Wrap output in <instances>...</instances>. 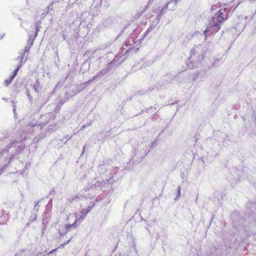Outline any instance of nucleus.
I'll return each mask as SVG.
<instances>
[{"label":"nucleus","instance_id":"nucleus-1","mask_svg":"<svg viewBox=\"0 0 256 256\" xmlns=\"http://www.w3.org/2000/svg\"><path fill=\"white\" fill-rule=\"evenodd\" d=\"M34 132V126H28L26 130L22 132L16 133L12 139H10L11 134L7 132L0 136V142H10L5 148H0V174H2L16 158L17 154L20 153L25 148L22 142L30 138V134Z\"/></svg>","mask_w":256,"mask_h":256},{"label":"nucleus","instance_id":"nucleus-2","mask_svg":"<svg viewBox=\"0 0 256 256\" xmlns=\"http://www.w3.org/2000/svg\"><path fill=\"white\" fill-rule=\"evenodd\" d=\"M230 12V10L228 8L220 9L209 21L208 26L204 32V36H206L208 32H218L220 28L222 23L228 19Z\"/></svg>","mask_w":256,"mask_h":256},{"label":"nucleus","instance_id":"nucleus-3","mask_svg":"<svg viewBox=\"0 0 256 256\" xmlns=\"http://www.w3.org/2000/svg\"><path fill=\"white\" fill-rule=\"evenodd\" d=\"M122 56L120 54L116 55L114 58L106 65L104 68L108 70V72L115 70L123 62L124 60H122Z\"/></svg>","mask_w":256,"mask_h":256},{"label":"nucleus","instance_id":"nucleus-4","mask_svg":"<svg viewBox=\"0 0 256 256\" xmlns=\"http://www.w3.org/2000/svg\"><path fill=\"white\" fill-rule=\"evenodd\" d=\"M50 96L48 94L38 95V98L36 100L35 103L38 108H42L49 100Z\"/></svg>","mask_w":256,"mask_h":256},{"label":"nucleus","instance_id":"nucleus-5","mask_svg":"<svg viewBox=\"0 0 256 256\" xmlns=\"http://www.w3.org/2000/svg\"><path fill=\"white\" fill-rule=\"evenodd\" d=\"M174 79V76L170 73H167L163 76L158 84L160 86H162L166 84H170Z\"/></svg>","mask_w":256,"mask_h":256},{"label":"nucleus","instance_id":"nucleus-6","mask_svg":"<svg viewBox=\"0 0 256 256\" xmlns=\"http://www.w3.org/2000/svg\"><path fill=\"white\" fill-rule=\"evenodd\" d=\"M170 2H168V4L164 6L162 9L159 10L157 12V17L156 18L158 20H160V18L166 12V11L167 9H168L169 10H172L170 9Z\"/></svg>","mask_w":256,"mask_h":256},{"label":"nucleus","instance_id":"nucleus-7","mask_svg":"<svg viewBox=\"0 0 256 256\" xmlns=\"http://www.w3.org/2000/svg\"><path fill=\"white\" fill-rule=\"evenodd\" d=\"M112 20L109 19L106 20L102 24L98 26L97 28L99 31L104 30L112 24Z\"/></svg>","mask_w":256,"mask_h":256},{"label":"nucleus","instance_id":"nucleus-8","mask_svg":"<svg viewBox=\"0 0 256 256\" xmlns=\"http://www.w3.org/2000/svg\"><path fill=\"white\" fill-rule=\"evenodd\" d=\"M238 18L240 22H237L236 24H234V28L238 31L242 30L244 29V25L242 24V25L240 26V20H243V16H238Z\"/></svg>","mask_w":256,"mask_h":256},{"label":"nucleus","instance_id":"nucleus-9","mask_svg":"<svg viewBox=\"0 0 256 256\" xmlns=\"http://www.w3.org/2000/svg\"><path fill=\"white\" fill-rule=\"evenodd\" d=\"M96 80L94 76L92 78H90L88 80L87 82L80 84V86L78 87V88H80L78 92H80V90H83L85 87L87 86L88 84H90L92 82H94V80Z\"/></svg>","mask_w":256,"mask_h":256},{"label":"nucleus","instance_id":"nucleus-10","mask_svg":"<svg viewBox=\"0 0 256 256\" xmlns=\"http://www.w3.org/2000/svg\"><path fill=\"white\" fill-rule=\"evenodd\" d=\"M108 73V70L104 68L100 70L97 74L94 76L95 78L97 80L98 79L104 76Z\"/></svg>","mask_w":256,"mask_h":256},{"label":"nucleus","instance_id":"nucleus-11","mask_svg":"<svg viewBox=\"0 0 256 256\" xmlns=\"http://www.w3.org/2000/svg\"><path fill=\"white\" fill-rule=\"evenodd\" d=\"M90 209L87 208L86 209L82 208L80 210V214H82L78 218H80V221L79 222H82V220L88 214V213L90 212Z\"/></svg>","mask_w":256,"mask_h":256},{"label":"nucleus","instance_id":"nucleus-12","mask_svg":"<svg viewBox=\"0 0 256 256\" xmlns=\"http://www.w3.org/2000/svg\"><path fill=\"white\" fill-rule=\"evenodd\" d=\"M79 198L77 196H72L68 198V202L72 205L76 206L78 202Z\"/></svg>","mask_w":256,"mask_h":256},{"label":"nucleus","instance_id":"nucleus-13","mask_svg":"<svg viewBox=\"0 0 256 256\" xmlns=\"http://www.w3.org/2000/svg\"><path fill=\"white\" fill-rule=\"evenodd\" d=\"M80 218H76L74 222L72 224H68L65 226V228L66 230V232L69 231L72 228H76L78 226L76 224L77 222H79Z\"/></svg>","mask_w":256,"mask_h":256},{"label":"nucleus","instance_id":"nucleus-14","mask_svg":"<svg viewBox=\"0 0 256 256\" xmlns=\"http://www.w3.org/2000/svg\"><path fill=\"white\" fill-rule=\"evenodd\" d=\"M175 78L176 80L178 83L183 82L186 78L182 72L178 74L176 76Z\"/></svg>","mask_w":256,"mask_h":256},{"label":"nucleus","instance_id":"nucleus-15","mask_svg":"<svg viewBox=\"0 0 256 256\" xmlns=\"http://www.w3.org/2000/svg\"><path fill=\"white\" fill-rule=\"evenodd\" d=\"M102 182H100L99 181H97L94 184H90V187L92 190H98V189H102Z\"/></svg>","mask_w":256,"mask_h":256},{"label":"nucleus","instance_id":"nucleus-16","mask_svg":"<svg viewBox=\"0 0 256 256\" xmlns=\"http://www.w3.org/2000/svg\"><path fill=\"white\" fill-rule=\"evenodd\" d=\"M219 148H216L215 149L211 148L208 152V154H209L212 156H216L219 152Z\"/></svg>","mask_w":256,"mask_h":256},{"label":"nucleus","instance_id":"nucleus-17","mask_svg":"<svg viewBox=\"0 0 256 256\" xmlns=\"http://www.w3.org/2000/svg\"><path fill=\"white\" fill-rule=\"evenodd\" d=\"M8 218L7 214L4 212L0 211V224H3Z\"/></svg>","mask_w":256,"mask_h":256},{"label":"nucleus","instance_id":"nucleus-18","mask_svg":"<svg viewBox=\"0 0 256 256\" xmlns=\"http://www.w3.org/2000/svg\"><path fill=\"white\" fill-rule=\"evenodd\" d=\"M36 212H36V211L32 212L31 216H30V218H29L28 222H32L36 220V218H37V216H38ZM28 224L29 223H28Z\"/></svg>","mask_w":256,"mask_h":256},{"label":"nucleus","instance_id":"nucleus-19","mask_svg":"<svg viewBox=\"0 0 256 256\" xmlns=\"http://www.w3.org/2000/svg\"><path fill=\"white\" fill-rule=\"evenodd\" d=\"M41 22L40 21H37L34 23V28H36V34H35V36H37L38 32L39 31L40 26Z\"/></svg>","mask_w":256,"mask_h":256},{"label":"nucleus","instance_id":"nucleus-20","mask_svg":"<svg viewBox=\"0 0 256 256\" xmlns=\"http://www.w3.org/2000/svg\"><path fill=\"white\" fill-rule=\"evenodd\" d=\"M110 131L109 130L106 131L104 130L102 131L100 133V135H102L101 138H106L108 136H110Z\"/></svg>","mask_w":256,"mask_h":256},{"label":"nucleus","instance_id":"nucleus-21","mask_svg":"<svg viewBox=\"0 0 256 256\" xmlns=\"http://www.w3.org/2000/svg\"><path fill=\"white\" fill-rule=\"evenodd\" d=\"M14 78L11 75L8 78L6 79L4 81L6 86H8L12 82Z\"/></svg>","mask_w":256,"mask_h":256},{"label":"nucleus","instance_id":"nucleus-22","mask_svg":"<svg viewBox=\"0 0 256 256\" xmlns=\"http://www.w3.org/2000/svg\"><path fill=\"white\" fill-rule=\"evenodd\" d=\"M63 104L64 102H60L57 104L54 110V113H58V112Z\"/></svg>","mask_w":256,"mask_h":256},{"label":"nucleus","instance_id":"nucleus-23","mask_svg":"<svg viewBox=\"0 0 256 256\" xmlns=\"http://www.w3.org/2000/svg\"><path fill=\"white\" fill-rule=\"evenodd\" d=\"M36 38V36H34L32 35L30 36L29 40H28V45H30V46L33 45L34 41Z\"/></svg>","mask_w":256,"mask_h":256},{"label":"nucleus","instance_id":"nucleus-24","mask_svg":"<svg viewBox=\"0 0 256 256\" xmlns=\"http://www.w3.org/2000/svg\"><path fill=\"white\" fill-rule=\"evenodd\" d=\"M39 86H40V82L38 80H37L36 81L35 83L34 84L33 88H34V91L38 93V88Z\"/></svg>","mask_w":256,"mask_h":256},{"label":"nucleus","instance_id":"nucleus-25","mask_svg":"<svg viewBox=\"0 0 256 256\" xmlns=\"http://www.w3.org/2000/svg\"><path fill=\"white\" fill-rule=\"evenodd\" d=\"M180 0H172L170 1V4H172V7L170 8L171 10H174L176 6V4Z\"/></svg>","mask_w":256,"mask_h":256},{"label":"nucleus","instance_id":"nucleus-26","mask_svg":"<svg viewBox=\"0 0 256 256\" xmlns=\"http://www.w3.org/2000/svg\"><path fill=\"white\" fill-rule=\"evenodd\" d=\"M21 66H22V64H20L19 66H17V68H16L14 70V72H12V76L13 77L15 78V77H16V76L17 75V74H18V70H20V68L21 67Z\"/></svg>","mask_w":256,"mask_h":256},{"label":"nucleus","instance_id":"nucleus-27","mask_svg":"<svg viewBox=\"0 0 256 256\" xmlns=\"http://www.w3.org/2000/svg\"><path fill=\"white\" fill-rule=\"evenodd\" d=\"M58 126L56 124H54V125H50L48 127V131L49 132H54L57 129Z\"/></svg>","mask_w":256,"mask_h":256},{"label":"nucleus","instance_id":"nucleus-28","mask_svg":"<svg viewBox=\"0 0 256 256\" xmlns=\"http://www.w3.org/2000/svg\"><path fill=\"white\" fill-rule=\"evenodd\" d=\"M26 96H28V100H29V101H30V104H32V101H33L32 96H31V94H30L29 91H28V89L26 90Z\"/></svg>","mask_w":256,"mask_h":256},{"label":"nucleus","instance_id":"nucleus-29","mask_svg":"<svg viewBox=\"0 0 256 256\" xmlns=\"http://www.w3.org/2000/svg\"><path fill=\"white\" fill-rule=\"evenodd\" d=\"M72 136H69L67 135L64 137V138L62 140V142H64V144H66V142L72 138Z\"/></svg>","mask_w":256,"mask_h":256},{"label":"nucleus","instance_id":"nucleus-30","mask_svg":"<svg viewBox=\"0 0 256 256\" xmlns=\"http://www.w3.org/2000/svg\"><path fill=\"white\" fill-rule=\"evenodd\" d=\"M30 46L28 45L26 46L24 48V52H22V54H25L26 53H28L30 50Z\"/></svg>","mask_w":256,"mask_h":256},{"label":"nucleus","instance_id":"nucleus-31","mask_svg":"<svg viewBox=\"0 0 256 256\" xmlns=\"http://www.w3.org/2000/svg\"><path fill=\"white\" fill-rule=\"evenodd\" d=\"M180 196V186L178 187L177 194L176 196V199L179 198Z\"/></svg>","mask_w":256,"mask_h":256},{"label":"nucleus","instance_id":"nucleus-32","mask_svg":"<svg viewBox=\"0 0 256 256\" xmlns=\"http://www.w3.org/2000/svg\"><path fill=\"white\" fill-rule=\"evenodd\" d=\"M206 54L204 50H202L200 54V58H199L198 60L201 61L205 57Z\"/></svg>","mask_w":256,"mask_h":256},{"label":"nucleus","instance_id":"nucleus-33","mask_svg":"<svg viewBox=\"0 0 256 256\" xmlns=\"http://www.w3.org/2000/svg\"><path fill=\"white\" fill-rule=\"evenodd\" d=\"M142 220H144L145 222H146L147 223V224L150 226H152L154 225V220H153V221H150L148 222H147L146 221V220H144L143 218H142Z\"/></svg>","mask_w":256,"mask_h":256},{"label":"nucleus","instance_id":"nucleus-34","mask_svg":"<svg viewBox=\"0 0 256 256\" xmlns=\"http://www.w3.org/2000/svg\"><path fill=\"white\" fill-rule=\"evenodd\" d=\"M46 225L45 224V223L44 222V221L42 222V234H44V231L46 230Z\"/></svg>","mask_w":256,"mask_h":256},{"label":"nucleus","instance_id":"nucleus-35","mask_svg":"<svg viewBox=\"0 0 256 256\" xmlns=\"http://www.w3.org/2000/svg\"><path fill=\"white\" fill-rule=\"evenodd\" d=\"M247 207H248V208H249V207L250 208L252 207V209H251L250 210H251V211H252V212H253V210L255 209V206L253 204H247Z\"/></svg>","mask_w":256,"mask_h":256},{"label":"nucleus","instance_id":"nucleus-36","mask_svg":"<svg viewBox=\"0 0 256 256\" xmlns=\"http://www.w3.org/2000/svg\"><path fill=\"white\" fill-rule=\"evenodd\" d=\"M92 122H86V124H84V126H83L82 128V129H84V128L88 127V126H90L92 124Z\"/></svg>","mask_w":256,"mask_h":256},{"label":"nucleus","instance_id":"nucleus-37","mask_svg":"<svg viewBox=\"0 0 256 256\" xmlns=\"http://www.w3.org/2000/svg\"><path fill=\"white\" fill-rule=\"evenodd\" d=\"M12 106H13V112L14 114V117L16 118V106L15 104L12 102Z\"/></svg>","mask_w":256,"mask_h":256},{"label":"nucleus","instance_id":"nucleus-38","mask_svg":"<svg viewBox=\"0 0 256 256\" xmlns=\"http://www.w3.org/2000/svg\"><path fill=\"white\" fill-rule=\"evenodd\" d=\"M252 120L254 122L255 125L256 126V116L254 114L252 116Z\"/></svg>","mask_w":256,"mask_h":256},{"label":"nucleus","instance_id":"nucleus-39","mask_svg":"<svg viewBox=\"0 0 256 256\" xmlns=\"http://www.w3.org/2000/svg\"><path fill=\"white\" fill-rule=\"evenodd\" d=\"M24 249L20 250L18 252H17L14 255V256H21L22 254V252H24Z\"/></svg>","mask_w":256,"mask_h":256},{"label":"nucleus","instance_id":"nucleus-40","mask_svg":"<svg viewBox=\"0 0 256 256\" xmlns=\"http://www.w3.org/2000/svg\"><path fill=\"white\" fill-rule=\"evenodd\" d=\"M72 237H71V238L69 240H68L66 242H64V243L60 245V247L64 248L65 246V245L67 244H68L70 242V240H72Z\"/></svg>","mask_w":256,"mask_h":256},{"label":"nucleus","instance_id":"nucleus-41","mask_svg":"<svg viewBox=\"0 0 256 256\" xmlns=\"http://www.w3.org/2000/svg\"><path fill=\"white\" fill-rule=\"evenodd\" d=\"M198 76H199V73L198 72H196L195 75H194V78L192 79V80L194 82L198 78Z\"/></svg>","mask_w":256,"mask_h":256},{"label":"nucleus","instance_id":"nucleus-42","mask_svg":"<svg viewBox=\"0 0 256 256\" xmlns=\"http://www.w3.org/2000/svg\"><path fill=\"white\" fill-rule=\"evenodd\" d=\"M198 76H199V73L198 72H196L195 75H194V78L192 79V80L194 82L198 78Z\"/></svg>","mask_w":256,"mask_h":256},{"label":"nucleus","instance_id":"nucleus-43","mask_svg":"<svg viewBox=\"0 0 256 256\" xmlns=\"http://www.w3.org/2000/svg\"><path fill=\"white\" fill-rule=\"evenodd\" d=\"M24 54H22V52L20 54V56H18V59H20L21 60V62H22V60L24 58Z\"/></svg>","mask_w":256,"mask_h":256},{"label":"nucleus","instance_id":"nucleus-44","mask_svg":"<svg viewBox=\"0 0 256 256\" xmlns=\"http://www.w3.org/2000/svg\"><path fill=\"white\" fill-rule=\"evenodd\" d=\"M108 180H106V182L104 180L102 182V188L106 187V184H108Z\"/></svg>","mask_w":256,"mask_h":256},{"label":"nucleus","instance_id":"nucleus-45","mask_svg":"<svg viewBox=\"0 0 256 256\" xmlns=\"http://www.w3.org/2000/svg\"><path fill=\"white\" fill-rule=\"evenodd\" d=\"M39 202L36 203L34 208V210H36V212H38V204Z\"/></svg>","mask_w":256,"mask_h":256},{"label":"nucleus","instance_id":"nucleus-46","mask_svg":"<svg viewBox=\"0 0 256 256\" xmlns=\"http://www.w3.org/2000/svg\"><path fill=\"white\" fill-rule=\"evenodd\" d=\"M66 232V231L65 232H62L60 231V230H58V233L60 234V236H64Z\"/></svg>","mask_w":256,"mask_h":256},{"label":"nucleus","instance_id":"nucleus-47","mask_svg":"<svg viewBox=\"0 0 256 256\" xmlns=\"http://www.w3.org/2000/svg\"><path fill=\"white\" fill-rule=\"evenodd\" d=\"M219 59H216L212 64V66H214L216 64H217L219 62Z\"/></svg>","mask_w":256,"mask_h":256},{"label":"nucleus","instance_id":"nucleus-48","mask_svg":"<svg viewBox=\"0 0 256 256\" xmlns=\"http://www.w3.org/2000/svg\"><path fill=\"white\" fill-rule=\"evenodd\" d=\"M48 10H52L53 8L52 4H51L47 7Z\"/></svg>","mask_w":256,"mask_h":256},{"label":"nucleus","instance_id":"nucleus-49","mask_svg":"<svg viewBox=\"0 0 256 256\" xmlns=\"http://www.w3.org/2000/svg\"><path fill=\"white\" fill-rule=\"evenodd\" d=\"M90 189H91L90 184H88V186H86L85 188V190H89Z\"/></svg>","mask_w":256,"mask_h":256},{"label":"nucleus","instance_id":"nucleus-50","mask_svg":"<svg viewBox=\"0 0 256 256\" xmlns=\"http://www.w3.org/2000/svg\"><path fill=\"white\" fill-rule=\"evenodd\" d=\"M217 8V6L216 5H212V6H211V10H214L215 9H216Z\"/></svg>","mask_w":256,"mask_h":256},{"label":"nucleus","instance_id":"nucleus-51","mask_svg":"<svg viewBox=\"0 0 256 256\" xmlns=\"http://www.w3.org/2000/svg\"><path fill=\"white\" fill-rule=\"evenodd\" d=\"M194 51H195V48H193L191 52H190L191 56H192V54H195Z\"/></svg>","mask_w":256,"mask_h":256},{"label":"nucleus","instance_id":"nucleus-52","mask_svg":"<svg viewBox=\"0 0 256 256\" xmlns=\"http://www.w3.org/2000/svg\"><path fill=\"white\" fill-rule=\"evenodd\" d=\"M154 0H150L148 2V4H152Z\"/></svg>","mask_w":256,"mask_h":256},{"label":"nucleus","instance_id":"nucleus-53","mask_svg":"<svg viewBox=\"0 0 256 256\" xmlns=\"http://www.w3.org/2000/svg\"><path fill=\"white\" fill-rule=\"evenodd\" d=\"M85 150H86V146H84L83 148L82 155L84 152Z\"/></svg>","mask_w":256,"mask_h":256},{"label":"nucleus","instance_id":"nucleus-54","mask_svg":"<svg viewBox=\"0 0 256 256\" xmlns=\"http://www.w3.org/2000/svg\"><path fill=\"white\" fill-rule=\"evenodd\" d=\"M54 192V188H52L50 192V194H52L53 192Z\"/></svg>","mask_w":256,"mask_h":256},{"label":"nucleus","instance_id":"nucleus-55","mask_svg":"<svg viewBox=\"0 0 256 256\" xmlns=\"http://www.w3.org/2000/svg\"><path fill=\"white\" fill-rule=\"evenodd\" d=\"M235 178L236 180L238 179V180H240V176H239V174H238V176H236Z\"/></svg>","mask_w":256,"mask_h":256},{"label":"nucleus","instance_id":"nucleus-56","mask_svg":"<svg viewBox=\"0 0 256 256\" xmlns=\"http://www.w3.org/2000/svg\"><path fill=\"white\" fill-rule=\"evenodd\" d=\"M152 28H149L146 32V34L147 32H149L150 31V30H152Z\"/></svg>","mask_w":256,"mask_h":256},{"label":"nucleus","instance_id":"nucleus-57","mask_svg":"<svg viewBox=\"0 0 256 256\" xmlns=\"http://www.w3.org/2000/svg\"><path fill=\"white\" fill-rule=\"evenodd\" d=\"M88 62H84V64H82V66H84L85 65L87 64Z\"/></svg>","mask_w":256,"mask_h":256},{"label":"nucleus","instance_id":"nucleus-58","mask_svg":"<svg viewBox=\"0 0 256 256\" xmlns=\"http://www.w3.org/2000/svg\"><path fill=\"white\" fill-rule=\"evenodd\" d=\"M52 199H50V200H49V202H48V204H52Z\"/></svg>","mask_w":256,"mask_h":256},{"label":"nucleus","instance_id":"nucleus-59","mask_svg":"<svg viewBox=\"0 0 256 256\" xmlns=\"http://www.w3.org/2000/svg\"><path fill=\"white\" fill-rule=\"evenodd\" d=\"M2 100H5V101H7V99L6 98H2Z\"/></svg>","mask_w":256,"mask_h":256},{"label":"nucleus","instance_id":"nucleus-60","mask_svg":"<svg viewBox=\"0 0 256 256\" xmlns=\"http://www.w3.org/2000/svg\"><path fill=\"white\" fill-rule=\"evenodd\" d=\"M154 142H152L151 144V148H152L154 146Z\"/></svg>","mask_w":256,"mask_h":256},{"label":"nucleus","instance_id":"nucleus-61","mask_svg":"<svg viewBox=\"0 0 256 256\" xmlns=\"http://www.w3.org/2000/svg\"><path fill=\"white\" fill-rule=\"evenodd\" d=\"M54 250H51L48 254H52Z\"/></svg>","mask_w":256,"mask_h":256},{"label":"nucleus","instance_id":"nucleus-62","mask_svg":"<svg viewBox=\"0 0 256 256\" xmlns=\"http://www.w3.org/2000/svg\"><path fill=\"white\" fill-rule=\"evenodd\" d=\"M60 82H58V84H57L56 86V88H56L58 87V85L59 84Z\"/></svg>","mask_w":256,"mask_h":256},{"label":"nucleus","instance_id":"nucleus-63","mask_svg":"<svg viewBox=\"0 0 256 256\" xmlns=\"http://www.w3.org/2000/svg\"><path fill=\"white\" fill-rule=\"evenodd\" d=\"M190 68H193L194 67V66H192V67L190 66H189ZM195 67H196V66H194Z\"/></svg>","mask_w":256,"mask_h":256},{"label":"nucleus","instance_id":"nucleus-64","mask_svg":"<svg viewBox=\"0 0 256 256\" xmlns=\"http://www.w3.org/2000/svg\"><path fill=\"white\" fill-rule=\"evenodd\" d=\"M146 230H148V232H149L150 233V230L148 229V228H146Z\"/></svg>","mask_w":256,"mask_h":256}]
</instances>
